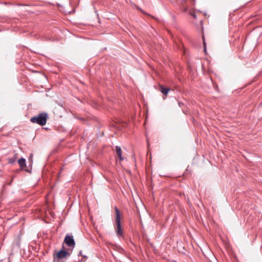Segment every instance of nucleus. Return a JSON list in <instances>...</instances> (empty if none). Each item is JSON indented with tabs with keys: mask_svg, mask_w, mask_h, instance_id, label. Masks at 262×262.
I'll list each match as a JSON object with an SVG mask.
<instances>
[{
	"mask_svg": "<svg viewBox=\"0 0 262 262\" xmlns=\"http://www.w3.org/2000/svg\"><path fill=\"white\" fill-rule=\"evenodd\" d=\"M64 243L69 247L73 249L75 245V241L73 236L72 235H67L64 239Z\"/></svg>",
	"mask_w": 262,
	"mask_h": 262,
	"instance_id": "nucleus-3",
	"label": "nucleus"
},
{
	"mask_svg": "<svg viewBox=\"0 0 262 262\" xmlns=\"http://www.w3.org/2000/svg\"><path fill=\"white\" fill-rule=\"evenodd\" d=\"M70 254L67 251L63 250L61 249L60 251L58 252L56 254V257L58 259H61L66 257L68 255H69Z\"/></svg>",
	"mask_w": 262,
	"mask_h": 262,
	"instance_id": "nucleus-4",
	"label": "nucleus"
},
{
	"mask_svg": "<svg viewBox=\"0 0 262 262\" xmlns=\"http://www.w3.org/2000/svg\"><path fill=\"white\" fill-rule=\"evenodd\" d=\"M18 163L20 166V169L24 170V168L26 167V160L24 158H21L18 160Z\"/></svg>",
	"mask_w": 262,
	"mask_h": 262,
	"instance_id": "nucleus-6",
	"label": "nucleus"
},
{
	"mask_svg": "<svg viewBox=\"0 0 262 262\" xmlns=\"http://www.w3.org/2000/svg\"><path fill=\"white\" fill-rule=\"evenodd\" d=\"M203 39L204 50L205 53H206V44L205 38L204 36L203 37Z\"/></svg>",
	"mask_w": 262,
	"mask_h": 262,
	"instance_id": "nucleus-9",
	"label": "nucleus"
},
{
	"mask_svg": "<svg viewBox=\"0 0 262 262\" xmlns=\"http://www.w3.org/2000/svg\"><path fill=\"white\" fill-rule=\"evenodd\" d=\"M193 16L195 18V15H193Z\"/></svg>",
	"mask_w": 262,
	"mask_h": 262,
	"instance_id": "nucleus-12",
	"label": "nucleus"
},
{
	"mask_svg": "<svg viewBox=\"0 0 262 262\" xmlns=\"http://www.w3.org/2000/svg\"><path fill=\"white\" fill-rule=\"evenodd\" d=\"M82 255V251H80L79 253V255Z\"/></svg>",
	"mask_w": 262,
	"mask_h": 262,
	"instance_id": "nucleus-11",
	"label": "nucleus"
},
{
	"mask_svg": "<svg viewBox=\"0 0 262 262\" xmlns=\"http://www.w3.org/2000/svg\"><path fill=\"white\" fill-rule=\"evenodd\" d=\"M116 152L117 155L118 157L119 158L120 161H122L123 158L122 156V150L121 147L119 146H116L115 148Z\"/></svg>",
	"mask_w": 262,
	"mask_h": 262,
	"instance_id": "nucleus-5",
	"label": "nucleus"
},
{
	"mask_svg": "<svg viewBox=\"0 0 262 262\" xmlns=\"http://www.w3.org/2000/svg\"><path fill=\"white\" fill-rule=\"evenodd\" d=\"M17 158V154H15L14 156L12 158H8V163L11 164H13L16 161Z\"/></svg>",
	"mask_w": 262,
	"mask_h": 262,
	"instance_id": "nucleus-8",
	"label": "nucleus"
},
{
	"mask_svg": "<svg viewBox=\"0 0 262 262\" xmlns=\"http://www.w3.org/2000/svg\"><path fill=\"white\" fill-rule=\"evenodd\" d=\"M47 114L46 113H41L37 116L32 117L30 119L31 122L36 123L43 126L46 124Z\"/></svg>",
	"mask_w": 262,
	"mask_h": 262,
	"instance_id": "nucleus-2",
	"label": "nucleus"
},
{
	"mask_svg": "<svg viewBox=\"0 0 262 262\" xmlns=\"http://www.w3.org/2000/svg\"><path fill=\"white\" fill-rule=\"evenodd\" d=\"M169 90L170 89L168 88H164L162 85H160V91L163 95H166L168 94Z\"/></svg>",
	"mask_w": 262,
	"mask_h": 262,
	"instance_id": "nucleus-7",
	"label": "nucleus"
},
{
	"mask_svg": "<svg viewBox=\"0 0 262 262\" xmlns=\"http://www.w3.org/2000/svg\"><path fill=\"white\" fill-rule=\"evenodd\" d=\"M114 210L115 212V231L117 235L118 236H123V233L122 230L121 224V213L120 210L117 208V206H115Z\"/></svg>",
	"mask_w": 262,
	"mask_h": 262,
	"instance_id": "nucleus-1",
	"label": "nucleus"
},
{
	"mask_svg": "<svg viewBox=\"0 0 262 262\" xmlns=\"http://www.w3.org/2000/svg\"><path fill=\"white\" fill-rule=\"evenodd\" d=\"M32 156H33V155H32V154H31V155H30V158H29V160L31 159V160H32Z\"/></svg>",
	"mask_w": 262,
	"mask_h": 262,
	"instance_id": "nucleus-10",
	"label": "nucleus"
}]
</instances>
